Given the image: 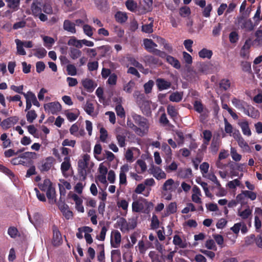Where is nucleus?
<instances>
[{
  "instance_id": "obj_56",
  "label": "nucleus",
  "mask_w": 262,
  "mask_h": 262,
  "mask_svg": "<svg viewBox=\"0 0 262 262\" xmlns=\"http://www.w3.org/2000/svg\"><path fill=\"white\" fill-rule=\"evenodd\" d=\"M42 11L46 14H52L53 9L51 5L49 3H45L42 6Z\"/></svg>"
},
{
  "instance_id": "obj_48",
  "label": "nucleus",
  "mask_w": 262,
  "mask_h": 262,
  "mask_svg": "<svg viewBox=\"0 0 262 262\" xmlns=\"http://www.w3.org/2000/svg\"><path fill=\"white\" fill-rule=\"evenodd\" d=\"M121 252L120 250H113L111 251V261L115 262L116 260L121 259Z\"/></svg>"
},
{
  "instance_id": "obj_44",
  "label": "nucleus",
  "mask_w": 262,
  "mask_h": 262,
  "mask_svg": "<svg viewBox=\"0 0 262 262\" xmlns=\"http://www.w3.org/2000/svg\"><path fill=\"white\" fill-rule=\"evenodd\" d=\"M256 38L254 40V42L257 45L262 46V30H257L255 33Z\"/></svg>"
},
{
  "instance_id": "obj_24",
  "label": "nucleus",
  "mask_w": 262,
  "mask_h": 262,
  "mask_svg": "<svg viewBox=\"0 0 262 262\" xmlns=\"http://www.w3.org/2000/svg\"><path fill=\"white\" fill-rule=\"evenodd\" d=\"M47 197L49 200L50 203L53 204L56 202L55 199V189L54 187H51L46 191Z\"/></svg>"
},
{
  "instance_id": "obj_6",
  "label": "nucleus",
  "mask_w": 262,
  "mask_h": 262,
  "mask_svg": "<svg viewBox=\"0 0 262 262\" xmlns=\"http://www.w3.org/2000/svg\"><path fill=\"white\" fill-rule=\"evenodd\" d=\"M53 238L52 243L54 246H58L62 243V238L60 232L55 225L52 226Z\"/></svg>"
},
{
  "instance_id": "obj_2",
  "label": "nucleus",
  "mask_w": 262,
  "mask_h": 262,
  "mask_svg": "<svg viewBox=\"0 0 262 262\" xmlns=\"http://www.w3.org/2000/svg\"><path fill=\"white\" fill-rule=\"evenodd\" d=\"M42 5H37L35 3H32L31 6L32 14L35 17H38L40 21H46L48 20L47 15L42 13Z\"/></svg>"
},
{
  "instance_id": "obj_11",
  "label": "nucleus",
  "mask_w": 262,
  "mask_h": 262,
  "mask_svg": "<svg viewBox=\"0 0 262 262\" xmlns=\"http://www.w3.org/2000/svg\"><path fill=\"white\" fill-rule=\"evenodd\" d=\"M19 119L17 116H13L4 119L2 122L1 125L5 129L10 128L12 125L16 124Z\"/></svg>"
},
{
  "instance_id": "obj_43",
  "label": "nucleus",
  "mask_w": 262,
  "mask_h": 262,
  "mask_svg": "<svg viewBox=\"0 0 262 262\" xmlns=\"http://www.w3.org/2000/svg\"><path fill=\"white\" fill-rule=\"evenodd\" d=\"M143 209V205L138 201H134L132 203V210L133 212H140Z\"/></svg>"
},
{
  "instance_id": "obj_17",
  "label": "nucleus",
  "mask_w": 262,
  "mask_h": 262,
  "mask_svg": "<svg viewBox=\"0 0 262 262\" xmlns=\"http://www.w3.org/2000/svg\"><path fill=\"white\" fill-rule=\"evenodd\" d=\"M238 124L241 127L243 134L244 135L248 137H249L251 135L252 133L249 127V124L247 121H242L239 122Z\"/></svg>"
},
{
  "instance_id": "obj_60",
  "label": "nucleus",
  "mask_w": 262,
  "mask_h": 262,
  "mask_svg": "<svg viewBox=\"0 0 262 262\" xmlns=\"http://www.w3.org/2000/svg\"><path fill=\"white\" fill-rule=\"evenodd\" d=\"M20 155V157H21V159H34L36 156V153L34 152H24Z\"/></svg>"
},
{
  "instance_id": "obj_46",
  "label": "nucleus",
  "mask_w": 262,
  "mask_h": 262,
  "mask_svg": "<svg viewBox=\"0 0 262 262\" xmlns=\"http://www.w3.org/2000/svg\"><path fill=\"white\" fill-rule=\"evenodd\" d=\"M135 82L133 80H130L127 83L125 84L123 86V90L127 93H131L133 88L135 87Z\"/></svg>"
},
{
  "instance_id": "obj_40",
  "label": "nucleus",
  "mask_w": 262,
  "mask_h": 262,
  "mask_svg": "<svg viewBox=\"0 0 262 262\" xmlns=\"http://www.w3.org/2000/svg\"><path fill=\"white\" fill-rule=\"evenodd\" d=\"M159 224L160 222L158 218V216L156 214H154L151 220V229L153 230L157 229V228H159Z\"/></svg>"
},
{
  "instance_id": "obj_10",
  "label": "nucleus",
  "mask_w": 262,
  "mask_h": 262,
  "mask_svg": "<svg viewBox=\"0 0 262 262\" xmlns=\"http://www.w3.org/2000/svg\"><path fill=\"white\" fill-rule=\"evenodd\" d=\"M156 83L159 91L167 90L171 86V83L164 78H158L156 80Z\"/></svg>"
},
{
  "instance_id": "obj_45",
  "label": "nucleus",
  "mask_w": 262,
  "mask_h": 262,
  "mask_svg": "<svg viewBox=\"0 0 262 262\" xmlns=\"http://www.w3.org/2000/svg\"><path fill=\"white\" fill-rule=\"evenodd\" d=\"M191 13V10L189 7L184 6L180 8L179 10L180 15L183 17H186L189 15Z\"/></svg>"
},
{
  "instance_id": "obj_62",
  "label": "nucleus",
  "mask_w": 262,
  "mask_h": 262,
  "mask_svg": "<svg viewBox=\"0 0 262 262\" xmlns=\"http://www.w3.org/2000/svg\"><path fill=\"white\" fill-rule=\"evenodd\" d=\"M18 231L16 227H10L8 230V234L12 238H15L18 234Z\"/></svg>"
},
{
  "instance_id": "obj_4",
  "label": "nucleus",
  "mask_w": 262,
  "mask_h": 262,
  "mask_svg": "<svg viewBox=\"0 0 262 262\" xmlns=\"http://www.w3.org/2000/svg\"><path fill=\"white\" fill-rule=\"evenodd\" d=\"M55 161V160L53 157H47L45 160L41 162V164L38 166V168L41 172L48 171L53 166Z\"/></svg>"
},
{
  "instance_id": "obj_52",
  "label": "nucleus",
  "mask_w": 262,
  "mask_h": 262,
  "mask_svg": "<svg viewBox=\"0 0 262 262\" xmlns=\"http://www.w3.org/2000/svg\"><path fill=\"white\" fill-rule=\"evenodd\" d=\"M173 183L174 181L172 179H168L164 182L162 186L163 190L167 191L168 190H170Z\"/></svg>"
},
{
  "instance_id": "obj_7",
  "label": "nucleus",
  "mask_w": 262,
  "mask_h": 262,
  "mask_svg": "<svg viewBox=\"0 0 262 262\" xmlns=\"http://www.w3.org/2000/svg\"><path fill=\"white\" fill-rule=\"evenodd\" d=\"M241 110L243 111L245 115L252 118H256L259 115L258 111L247 103Z\"/></svg>"
},
{
  "instance_id": "obj_8",
  "label": "nucleus",
  "mask_w": 262,
  "mask_h": 262,
  "mask_svg": "<svg viewBox=\"0 0 262 262\" xmlns=\"http://www.w3.org/2000/svg\"><path fill=\"white\" fill-rule=\"evenodd\" d=\"M143 61L146 66L149 67L155 66H161L162 61L158 57H156L152 55H146L143 57Z\"/></svg>"
},
{
  "instance_id": "obj_50",
  "label": "nucleus",
  "mask_w": 262,
  "mask_h": 262,
  "mask_svg": "<svg viewBox=\"0 0 262 262\" xmlns=\"http://www.w3.org/2000/svg\"><path fill=\"white\" fill-rule=\"evenodd\" d=\"M177 204L176 202L170 203L166 207V211L168 214H173L177 211Z\"/></svg>"
},
{
  "instance_id": "obj_9",
  "label": "nucleus",
  "mask_w": 262,
  "mask_h": 262,
  "mask_svg": "<svg viewBox=\"0 0 262 262\" xmlns=\"http://www.w3.org/2000/svg\"><path fill=\"white\" fill-rule=\"evenodd\" d=\"M112 234L113 236H112L111 237V247L115 248L119 247L121 240V235L120 233L118 230H114L112 232Z\"/></svg>"
},
{
  "instance_id": "obj_28",
  "label": "nucleus",
  "mask_w": 262,
  "mask_h": 262,
  "mask_svg": "<svg viewBox=\"0 0 262 262\" xmlns=\"http://www.w3.org/2000/svg\"><path fill=\"white\" fill-rule=\"evenodd\" d=\"M173 243L174 245L181 248H185L187 246V243L183 242L182 238L178 235H175L173 236Z\"/></svg>"
},
{
  "instance_id": "obj_14",
  "label": "nucleus",
  "mask_w": 262,
  "mask_h": 262,
  "mask_svg": "<svg viewBox=\"0 0 262 262\" xmlns=\"http://www.w3.org/2000/svg\"><path fill=\"white\" fill-rule=\"evenodd\" d=\"M76 24L69 19H65L63 23V29L64 30L75 34L76 32L75 28Z\"/></svg>"
},
{
  "instance_id": "obj_18",
  "label": "nucleus",
  "mask_w": 262,
  "mask_h": 262,
  "mask_svg": "<svg viewBox=\"0 0 262 262\" xmlns=\"http://www.w3.org/2000/svg\"><path fill=\"white\" fill-rule=\"evenodd\" d=\"M162 150L165 155V161L166 162H169L171 160V149L170 146L166 143H163L162 145Z\"/></svg>"
},
{
  "instance_id": "obj_39",
  "label": "nucleus",
  "mask_w": 262,
  "mask_h": 262,
  "mask_svg": "<svg viewBox=\"0 0 262 262\" xmlns=\"http://www.w3.org/2000/svg\"><path fill=\"white\" fill-rule=\"evenodd\" d=\"M35 53L34 55L39 59H41L45 57L47 55V51L43 48H40L35 49Z\"/></svg>"
},
{
  "instance_id": "obj_20",
  "label": "nucleus",
  "mask_w": 262,
  "mask_h": 262,
  "mask_svg": "<svg viewBox=\"0 0 262 262\" xmlns=\"http://www.w3.org/2000/svg\"><path fill=\"white\" fill-rule=\"evenodd\" d=\"M72 198L75 202L76 209L80 212H84V209L82 205V200L76 194H72Z\"/></svg>"
},
{
  "instance_id": "obj_49",
  "label": "nucleus",
  "mask_w": 262,
  "mask_h": 262,
  "mask_svg": "<svg viewBox=\"0 0 262 262\" xmlns=\"http://www.w3.org/2000/svg\"><path fill=\"white\" fill-rule=\"evenodd\" d=\"M118 144L121 147H125L126 145L125 138L126 136L124 135L118 134L116 136Z\"/></svg>"
},
{
  "instance_id": "obj_23",
  "label": "nucleus",
  "mask_w": 262,
  "mask_h": 262,
  "mask_svg": "<svg viewBox=\"0 0 262 262\" xmlns=\"http://www.w3.org/2000/svg\"><path fill=\"white\" fill-rule=\"evenodd\" d=\"M166 61L176 69H180L181 68V63L180 61L177 58L172 56L168 55L167 57Z\"/></svg>"
},
{
  "instance_id": "obj_25",
  "label": "nucleus",
  "mask_w": 262,
  "mask_h": 262,
  "mask_svg": "<svg viewBox=\"0 0 262 262\" xmlns=\"http://www.w3.org/2000/svg\"><path fill=\"white\" fill-rule=\"evenodd\" d=\"M117 224L119 227L120 230L122 232H126L128 231L127 222L124 217H120L117 221Z\"/></svg>"
},
{
  "instance_id": "obj_55",
  "label": "nucleus",
  "mask_w": 262,
  "mask_h": 262,
  "mask_svg": "<svg viewBox=\"0 0 262 262\" xmlns=\"http://www.w3.org/2000/svg\"><path fill=\"white\" fill-rule=\"evenodd\" d=\"M152 23H150L149 24L143 25L142 26V31L146 33H151L153 32Z\"/></svg>"
},
{
  "instance_id": "obj_26",
  "label": "nucleus",
  "mask_w": 262,
  "mask_h": 262,
  "mask_svg": "<svg viewBox=\"0 0 262 262\" xmlns=\"http://www.w3.org/2000/svg\"><path fill=\"white\" fill-rule=\"evenodd\" d=\"M68 45L70 46H74L78 49L82 47V40H78L75 37L72 36L68 40Z\"/></svg>"
},
{
  "instance_id": "obj_22",
  "label": "nucleus",
  "mask_w": 262,
  "mask_h": 262,
  "mask_svg": "<svg viewBox=\"0 0 262 262\" xmlns=\"http://www.w3.org/2000/svg\"><path fill=\"white\" fill-rule=\"evenodd\" d=\"M143 114L148 116L151 114L150 105L149 100H147L141 104L138 105Z\"/></svg>"
},
{
  "instance_id": "obj_51",
  "label": "nucleus",
  "mask_w": 262,
  "mask_h": 262,
  "mask_svg": "<svg viewBox=\"0 0 262 262\" xmlns=\"http://www.w3.org/2000/svg\"><path fill=\"white\" fill-rule=\"evenodd\" d=\"M167 112L168 114L172 118L177 117L178 115V112L176 110L174 106L171 105H168L167 107Z\"/></svg>"
},
{
  "instance_id": "obj_42",
  "label": "nucleus",
  "mask_w": 262,
  "mask_h": 262,
  "mask_svg": "<svg viewBox=\"0 0 262 262\" xmlns=\"http://www.w3.org/2000/svg\"><path fill=\"white\" fill-rule=\"evenodd\" d=\"M219 84L222 90L227 91L230 87L231 83L229 79H223L221 80Z\"/></svg>"
},
{
  "instance_id": "obj_58",
  "label": "nucleus",
  "mask_w": 262,
  "mask_h": 262,
  "mask_svg": "<svg viewBox=\"0 0 262 262\" xmlns=\"http://www.w3.org/2000/svg\"><path fill=\"white\" fill-rule=\"evenodd\" d=\"M154 84V81L150 80L144 84L145 93L149 94L151 92Z\"/></svg>"
},
{
  "instance_id": "obj_21",
  "label": "nucleus",
  "mask_w": 262,
  "mask_h": 262,
  "mask_svg": "<svg viewBox=\"0 0 262 262\" xmlns=\"http://www.w3.org/2000/svg\"><path fill=\"white\" fill-rule=\"evenodd\" d=\"M82 84L88 92H92L95 88L93 81L90 79L86 78L83 80Z\"/></svg>"
},
{
  "instance_id": "obj_36",
  "label": "nucleus",
  "mask_w": 262,
  "mask_h": 262,
  "mask_svg": "<svg viewBox=\"0 0 262 262\" xmlns=\"http://www.w3.org/2000/svg\"><path fill=\"white\" fill-rule=\"evenodd\" d=\"M252 214V210L248 207L244 210L238 211V215L243 220L248 219Z\"/></svg>"
},
{
  "instance_id": "obj_63",
  "label": "nucleus",
  "mask_w": 262,
  "mask_h": 262,
  "mask_svg": "<svg viewBox=\"0 0 262 262\" xmlns=\"http://www.w3.org/2000/svg\"><path fill=\"white\" fill-rule=\"evenodd\" d=\"M116 112L117 115L119 116L120 118H124L125 116V112L123 107L121 105H117L116 106Z\"/></svg>"
},
{
  "instance_id": "obj_33",
  "label": "nucleus",
  "mask_w": 262,
  "mask_h": 262,
  "mask_svg": "<svg viewBox=\"0 0 262 262\" xmlns=\"http://www.w3.org/2000/svg\"><path fill=\"white\" fill-rule=\"evenodd\" d=\"M213 53L211 50L203 48L199 52L200 57L202 58H207L210 59L212 56Z\"/></svg>"
},
{
  "instance_id": "obj_5",
  "label": "nucleus",
  "mask_w": 262,
  "mask_h": 262,
  "mask_svg": "<svg viewBox=\"0 0 262 262\" xmlns=\"http://www.w3.org/2000/svg\"><path fill=\"white\" fill-rule=\"evenodd\" d=\"M45 111L51 113L52 114H56L61 110V105L58 102H52L44 104Z\"/></svg>"
},
{
  "instance_id": "obj_16",
  "label": "nucleus",
  "mask_w": 262,
  "mask_h": 262,
  "mask_svg": "<svg viewBox=\"0 0 262 262\" xmlns=\"http://www.w3.org/2000/svg\"><path fill=\"white\" fill-rule=\"evenodd\" d=\"M134 97L135 98L138 105L141 104L147 100L145 94L139 91H136L134 92Z\"/></svg>"
},
{
  "instance_id": "obj_61",
  "label": "nucleus",
  "mask_w": 262,
  "mask_h": 262,
  "mask_svg": "<svg viewBox=\"0 0 262 262\" xmlns=\"http://www.w3.org/2000/svg\"><path fill=\"white\" fill-rule=\"evenodd\" d=\"M243 28L246 29L247 31H251L254 29V25L251 19L246 20L243 23Z\"/></svg>"
},
{
  "instance_id": "obj_37",
  "label": "nucleus",
  "mask_w": 262,
  "mask_h": 262,
  "mask_svg": "<svg viewBox=\"0 0 262 262\" xmlns=\"http://www.w3.org/2000/svg\"><path fill=\"white\" fill-rule=\"evenodd\" d=\"M127 9L131 12H135L137 8V4L133 0H127L125 2Z\"/></svg>"
},
{
  "instance_id": "obj_57",
  "label": "nucleus",
  "mask_w": 262,
  "mask_h": 262,
  "mask_svg": "<svg viewBox=\"0 0 262 262\" xmlns=\"http://www.w3.org/2000/svg\"><path fill=\"white\" fill-rule=\"evenodd\" d=\"M67 71L69 75L75 76L77 74V69L73 64H68L67 66Z\"/></svg>"
},
{
  "instance_id": "obj_15",
  "label": "nucleus",
  "mask_w": 262,
  "mask_h": 262,
  "mask_svg": "<svg viewBox=\"0 0 262 262\" xmlns=\"http://www.w3.org/2000/svg\"><path fill=\"white\" fill-rule=\"evenodd\" d=\"M151 173L154 177L159 180L166 178V174L160 167H156L152 169Z\"/></svg>"
},
{
  "instance_id": "obj_29",
  "label": "nucleus",
  "mask_w": 262,
  "mask_h": 262,
  "mask_svg": "<svg viewBox=\"0 0 262 262\" xmlns=\"http://www.w3.org/2000/svg\"><path fill=\"white\" fill-rule=\"evenodd\" d=\"M183 98V93L179 92L172 93L169 97L170 101L179 102L182 100Z\"/></svg>"
},
{
  "instance_id": "obj_41",
  "label": "nucleus",
  "mask_w": 262,
  "mask_h": 262,
  "mask_svg": "<svg viewBox=\"0 0 262 262\" xmlns=\"http://www.w3.org/2000/svg\"><path fill=\"white\" fill-rule=\"evenodd\" d=\"M37 117V115L34 110L28 111L26 115L27 120L29 123H32Z\"/></svg>"
},
{
  "instance_id": "obj_38",
  "label": "nucleus",
  "mask_w": 262,
  "mask_h": 262,
  "mask_svg": "<svg viewBox=\"0 0 262 262\" xmlns=\"http://www.w3.org/2000/svg\"><path fill=\"white\" fill-rule=\"evenodd\" d=\"M81 51L77 49L71 48L70 50V56L73 59H76L81 56Z\"/></svg>"
},
{
  "instance_id": "obj_59",
  "label": "nucleus",
  "mask_w": 262,
  "mask_h": 262,
  "mask_svg": "<svg viewBox=\"0 0 262 262\" xmlns=\"http://www.w3.org/2000/svg\"><path fill=\"white\" fill-rule=\"evenodd\" d=\"M225 131L227 134H231L233 132L232 125L228 121L226 118H224Z\"/></svg>"
},
{
  "instance_id": "obj_12",
  "label": "nucleus",
  "mask_w": 262,
  "mask_h": 262,
  "mask_svg": "<svg viewBox=\"0 0 262 262\" xmlns=\"http://www.w3.org/2000/svg\"><path fill=\"white\" fill-rule=\"evenodd\" d=\"M64 161L61 164L60 169L64 177H67V172L72 168L70 157L66 156L64 158Z\"/></svg>"
},
{
  "instance_id": "obj_19",
  "label": "nucleus",
  "mask_w": 262,
  "mask_h": 262,
  "mask_svg": "<svg viewBox=\"0 0 262 262\" xmlns=\"http://www.w3.org/2000/svg\"><path fill=\"white\" fill-rule=\"evenodd\" d=\"M152 262H164L162 253L156 251H150L148 254Z\"/></svg>"
},
{
  "instance_id": "obj_35",
  "label": "nucleus",
  "mask_w": 262,
  "mask_h": 262,
  "mask_svg": "<svg viewBox=\"0 0 262 262\" xmlns=\"http://www.w3.org/2000/svg\"><path fill=\"white\" fill-rule=\"evenodd\" d=\"M7 3V7L12 9L14 11H16L19 6L20 0H6Z\"/></svg>"
},
{
  "instance_id": "obj_3",
  "label": "nucleus",
  "mask_w": 262,
  "mask_h": 262,
  "mask_svg": "<svg viewBox=\"0 0 262 262\" xmlns=\"http://www.w3.org/2000/svg\"><path fill=\"white\" fill-rule=\"evenodd\" d=\"M193 108L195 111L201 114L200 120L202 122V119L206 118L207 116L205 112H207V109L204 106L201 100H196L193 103Z\"/></svg>"
},
{
  "instance_id": "obj_54",
  "label": "nucleus",
  "mask_w": 262,
  "mask_h": 262,
  "mask_svg": "<svg viewBox=\"0 0 262 262\" xmlns=\"http://www.w3.org/2000/svg\"><path fill=\"white\" fill-rule=\"evenodd\" d=\"M130 64L138 68L139 70L144 69L143 65L133 57H130L128 59Z\"/></svg>"
},
{
  "instance_id": "obj_47",
  "label": "nucleus",
  "mask_w": 262,
  "mask_h": 262,
  "mask_svg": "<svg viewBox=\"0 0 262 262\" xmlns=\"http://www.w3.org/2000/svg\"><path fill=\"white\" fill-rule=\"evenodd\" d=\"M204 144L206 145L209 144L212 137V133L209 130H205L203 133Z\"/></svg>"
},
{
  "instance_id": "obj_34",
  "label": "nucleus",
  "mask_w": 262,
  "mask_h": 262,
  "mask_svg": "<svg viewBox=\"0 0 262 262\" xmlns=\"http://www.w3.org/2000/svg\"><path fill=\"white\" fill-rule=\"evenodd\" d=\"M52 187L51 181L48 179L44 180L43 183L39 184L38 187L42 191H47L49 187Z\"/></svg>"
},
{
  "instance_id": "obj_1",
  "label": "nucleus",
  "mask_w": 262,
  "mask_h": 262,
  "mask_svg": "<svg viewBox=\"0 0 262 262\" xmlns=\"http://www.w3.org/2000/svg\"><path fill=\"white\" fill-rule=\"evenodd\" d=\"M132 117L135 123L139 126V128H141V130H142L143 133L148 131L149 125L147 119L136 113H133L132 114Z\"/></svg>"
},
{
  "instance_id": "obj_32",
  "label": "nucleus",
  "mask_w": 262,
  "mask_h": 262,
  "mask_svg": "<svg viewBox=\"0 0 262 262\" xmlns=\"http://www.w3.org/2000/svg\"><path fill=\"white\" fill-rule=\"evenodd\" d=\"M15 41L16 44L17 52L18 54L25 55L26 54V52L23 48V47H24L23 46V41L18 39H15Z\"/></svg>"
},
{
  "instance_id": "obj_27",
  "label": "nucleus",
  "mask_w": 262,
  "mask_h": 262,
  "mask_svg": "<svg viewBox=\"0 0 262 262\" xmlns=\"http://www.w3.org/2000/svg\"><path fill=\"white\" fill-rule=\"evenodd\" d=\"M220 140L216 138L215 139L214 138L212 139L211 145L210 147V151L214 154H216L217 151L219 150V149L220 148Z\"/></svg>"
},
{
  "instance_id": "obj_53",
  "label": "nucleus",
  "mask_w": 262,
  "mask_h": 262,
  "mask_svg": "<svg viewBox=\"0 0 262 262\" xmlns=\"http://www.w3.org/2000/svg\"><path fill=\"white\" fill-rule=\"evenodd\" d=\"M0 171L5 173L10 178L15 177L14 174L11 170L1 164H0Z\"/></svg>"
},
{
  "instance_id": "obj_64",
  "label": "nucleus",
  "mask_w": 262,
  "mask_h": 262,
  "mask_svg": "<svg viewBox=\"0 0 262 262\" xmlns=\"http://www.w3.org/2000/svg\"><path fill=\"white\" fill-rule=\"evenodd\" d=\"M229 38L231 43H235L238 40V34L236 31H232L229 34Z\"/></svg>"
},
{
  "instance_id": "obj_13",
  "label": "nucleus",
  "mask_w": 262,
  "mask_h": 262,
  "mask_svg": "<svg viewBox=\"0 0 262 262\" xmlns=\"http://www.w3.org/2000/svg\"><path fill=\"white\" fill-rule=\"evenodd\" d=\"M253 242H255L256 245L260 249H262V236L257 235L255 236L254 234H251L247 237L246 243L247 245H250Z\"/></svg>"
},
{
  "instance_id": "obj_30",
  "label": "nucleus",
  "mask_w": 262,
  "mask_h": 262,
  "mask_svg": "<svg viewBox=\"0 0 262 262\" xmlns=\"http://www.w3.org/2000/svg\"><path fill=\"white\" fill-rule=\"evenodd\" d=\"M233 105L237 109L241 110L246 105L247 102L242 100H239L235 97L232 98L231 100Z\"/></svg>"
},
{
  "instance_id": "obj_31",
  "label": "nucleus",
  "mask_w": 262,
  "mask_h": 262,
  "mask_svg": "<svg viewBox=\"0 0 262 262\" xmlns=\"http://www.w3.org/2000/svg\"><path fill=\"white\" fill-rule=\"evenodd\" d=\"M115 18L117 22L122 24L125 23L128 17L125 13L118 11L115 14Z\"/></svg>"
}]
</instances>
